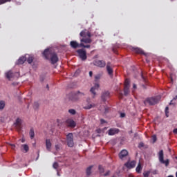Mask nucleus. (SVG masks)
Masks as SVG:
<instances>
[{
    "mask_svg": "<svg viewBox=\"0 0 177 177\" xmlns=\"http://www.w3.org/2000/svg\"><path fill=\"white\" fill-rule=\"evenodd\" d=\"M77 53H78L80 59H82V60H86V51L84 49H79L77 50Z\"/></svg>",
    "mask_w": 177,
    "mask_h": 177,
    "instance_id": "nucleus-10",
    "label": "nucleus"
},
{
    "mask_svg": "<svg viewBox=\"0 0 177 177\" xmlns=\"http://www.w3.org/2000/svg\"><path fill=\"white\" fill-rule=\"evenodd\" d=\"M53 167L54 169H57V168H59V163H57V162H55Z\"/></svg>",
    "mask_w": 177,
    "mask_h": 177,
    "instance_id": "nucleus-33",
    "label": "nucleus"
},
{
    "mask_svg": "<svg viewBox=\"0 0 177 177\" xmlns=\"http://www.w3.org/2000/svg\"><path fill=\"white\" fill-rule=\"evenodd\" d=\"M14 126L17 131H21V128H23V120L20 118H17L14 123Z\"/></svg>",
    "mask_w": 177,
    "mask_h": 177,
    "instance_id": "nucleus-7",
    "label": "nucleus"
},
{
    "mask_svg": "<svg viewBox=\"0 0 177 177\" xmlns=\"http://www.w3.org/2000/svg\"><path fill=\"white\" fill-rule=\"evenodd\" d=\"M0 120L1 122H4L6 121L5 118L1 117Z\"/></svg>",
    "mask_w": 177,
    "mask_h": 177,
    "instance_id": "nucleus-46",
    "label": "nucleus"
},
{
    "mask_svg": "<svg viewBox=\"0 0 177 177\" xmlns=\"http://www.w3.org/2000/svg\"><path fill=\"white\" fill-rule=\"evenodd\" d=\"M176 99H177V95H176V96L173 98V100H171L169 104H170V105H171V104H174L173 102H174V100H176Z\"/></svg>",
    "mask_w": 177,
    "mask_h": 177,
    "instance_id": "nucleus-38",
    "label": "nucleus"
},
{
    "mask_svg": "<svg viewBox=\"0 0 177 177\" xmlns=\"http://www.w3.org/2000/svg\"><path fill=\"white\" fill-rule=\"evenodd\" d=\"M46 150H48V151H50V150L52 149V142H50V139L46 140Z\"/></svg>",
    "mask_w": 177,
    "mask_h": 177,
    "instance_id": "nucleus-19",
    "label": "nucleus"
},
{
    "mask_svg": "<svg viewBox=\"0 0 177 177\" xmlns=\"http://www.w3.org/2000/svg\"><path fill=\"white\" fill-rule=\"evenodd\" d=\"M173 133L177 134V128L173 130Z\"/></svg>",
    "mask_w": 177,
    "mask_h": 177,
    "instance_id": "nucleus-48",
    "label": "nucleus"
},
{
    "mask_svg": "<svg viewBox=\"0 0 177 177\" xmlns=\"http://www.w3.org/2000/svg\"><path fill=\"white\" fill-rule=\"evenodd\" d=\"M12 0H0V5H3V3H6V2H10Z\"/></svg>",
    "mask_w": 177,
    "mask_h": 177,
    "instance_id": "nucleus-34",
    "label": "nucleus"
},
{
    "mask_svg": "<svg viewBox=\"0 0 177 177\" xmlns=\"http://www.w3.org/2000/svg\"><path fill=\"white\" fill-rule=\"evenodd\" d=\"M58 176H60V174H59V172L57 173Z\"/></svg>",
    "mask_w": 177,
    "mask_h": 177,
    "instance_id": "nucleus-53",
    "label": "nucleus"
},
{
    "mask_svg": "<svg viewBox=\"0 0 177 177\" xmlns=\"http://www.w3.org/2000/svg\"><path fill=\"white\" fill-rule=\"evenodd\" d=\"M125 167L127 168H129V169H131L132 168H135V165H136V162L131 161V162H127L124 164Z\"/></svg>",
    "mask_w": 177,
    "mask_h": 177,
    "instance_id": "nucleus-16",
    "label": "nucleus"
},
{
    "mask_svg": "<svg viewBox=\"0 0 177 177\" xmlns=\"http://www.w3.org/2000/svg\"><path fill=\"white\" fill-rule=\"evenodd\" d=\"M161 100V96L158 95L156 97H148L144 101V104H149V106H154Z\"/></svg>",
    "mask_w": 177,
    "mask_h": 177,
    "instance_id": "nucleus-3",
    "label": "nucleus"
},
{
    "mask_svg": "<svg viewBox=\"0 0 177 177\" xmlns=\"http://www.w3.org/2000/svg\"><path fill=\"white\" fill-rule=\"evenodd\" d=\"M158 156L160 164H165V167H168L169 165V159L164 160V151L162 149L158 152Z\"/></svg>",
    "mask_w": 177,
    "mask_h": 177,
    "instance_id": "nucleus-5",
    "label": "nucleus"
},
{
    "mask_svg": "<svg viewBox=\"0 0 177 177\" xmlns=\"http://www.w3.org/2000/svg\"><path fill=\"white\" fill-rule=\"evenodd\" d=\"M133 89H136V84H134L133 85Z\"/></svg>",
    "mask_w": 177,
    "mask_h": 177,
    "instance_id": "nucleus-51",
    "label": "nucleus"
},
{
    "mask_svg": "<svg viewBox=\"0 0 177 177\" xmlns=\"http://www.w3.org/2000/svg\"><path fill=\"white\" fill-rule=\"evenodd\" d=\"M26 60H27V57H21L18 59L17 64H24V62H26Z\"/></svg>",
    "mask_w": 177,
    "mask_h": 177,
    "instance_id": "nucleus-22",
    "label": "nucleus"
},
{
    "mask_svg": "<svg viewBox=\"0 0 177 177\" xmlns=\"http://www.w3.org/2000/svg\"><path fill=\"white\" fill-rule=\"evenodd\" d=\"M133 52H135L136 53H138V55H145V52L142 48H132Z\"/></svg>",
    "mask_w": 177,
    "mask_h": 177,
    "instance_id": "nucleus-20",
    "label": "nucleus"
},
{
    "mask_svg": "<svg viewBox=\"0 0 177 177\" xmlns=\"http://www.w3.org/2000/svg\"><path fill=\"white\" fill-rule=\"evenodd\" d=\"M109 97H110V92L104 91V93H102V99L104 102H106V100H107Z\"/></svg>",
    "mask_w": 177,
    "mask_h": 177,
    "instance_id": "nucleus-18",
    "label": "nucleus"
},
{
    "mask_svg": "<svg viewBox=\"0 0 177 177\" xmlns=\"http://www.w3.org/2000/svg\"><path fill=\"white\" fill-rule=\"evenodd\" d=\"M176 177H177V171H176Z\"/></svg>",
    "mask_w": 177,
    "mask_h": 177,
    "instance_id": "nucleus-56",
    "label": "nucleus"
},
{
    "mask_svg": "<svg viewBox=\"0 0 177 177\" xmlns=\"http://www.w3.org/2000/svg\"><path fill=\"white\" fill-rule=\"evenodd\" d=\"M21 147H23L24 150H25V153L28 152V151L30 150V148L28 147V145L27 144L22 145Z\"/></svg>",
    "mask_w": 177,
    "mask_h": 177,
    "instance_id": "nucleus-28",
    "label": "nucleus"
},
{
    "mask_svg": "<svg viewBox=\"0 0 177 177\" xmlns=\"http://www.w3.org/2000/svg\"><path fill=\"white\" fill-rule=\"evenodd\" d=\"M93 64L94 66L100 67V68L106 67V62L103 60L96 59L94 61Z\"/></svg>",
    "mask_w": 177,
    "mask_h": 177,
    "instance_id": "nucleus-8",
    "label": "nucleus"
},
{
    "mask_svg": "<svg viewBox=\"0 0 177 177\" xmlns=\"http://www.w3.org/2000/svg\"><path fill=\"white\" fill-rule=\"evenodd\" d=\"M152 140L153 143H156V142H157V136L156 135L152 136Z\"/></svg>",
    "mask_w": 177,
    "mask_h": 177,
    "instance_id": "nucleus-37",
    "label": "nucleus"
},
{
    "mask_svg": "<svg viewBox=\"0 0 177 177\" xmlns=\"http://www.w3.org/2000/svg\"><path fill=\"white\" fill-rule=\"evenodd\" d=\"M136 173L137 174H140L142 172V165L140 163H138L136 169Z\"/></svg>",
    "mask_w": 177,
    "mask_h": 177,
    "instance_id": "nucleus-24",
    "label": "nucleus"
},
{
    "mask_svg": "<svg viewBox=\"0 0 177 177\" xmlns=\"http://www.w3.org/2000/svg\"><path fill=\"white\" fill-rule=\"evenodd\" d=\"M66 124L70 128H75L77 123L73 119H68L66 121Z\"/></svg>",
    "mask_w": 177,
    "mask_h": 177,
    "instance_id": "nucleus-12",
    "label": "nucleus"
},
{
    "mask_svg": "<svg viewBox=\"0 0 177 177\" xmlns=\"http://www.w3.org/2000/svg\"><path fill=\"white\" fill-rule=\"evenodd\" d=\"M46 87H47L48 88H49V85L47 84Z\"/></svg>",
    "mask_w": 177,
    "mask_h": 177,
    "instance_id": "nucleus-55",
    "label": "nucleus"
},
{
    "mask_svg": "<svg viewBox=\"0 0 177 177\" xmlns=\"http://www.w3.org/2000/svg\"><path fill=\"white\" fill-rule=\"evenodd\" d=\"M29 134H30V139H34V137L35 136V133L34 132V129H32V128L30 129Z\"/></svg>",
    "mask_w": 177,
    "mask_h": 177,
    "instance_id": "nucleus-26",
    "label": "nucleus"
},
{
    "mask_svg": "<svg viewBox=\"0 0 177 177\" xmlns=\"http://www.w3.org/2000/svg\"><path fill=\"white\" fill-rule=\"evenodd\" d=\"M55 150H57V151L60 150V145H55Z\"/></svg>",
    "mask_w": 177,
    "mask_h": 177,
    "instance_id": "nucleus-39",
    "label": "nucleus"
},
{
    "mask_svg": "<svg viewBox=\"0 0 177 177\" xmlns=\"http://www.w3.org/2000/svg\"><path fill=\"white\" fill-rule=\"evenodd\" d=\"M66 142L68 147H74V136L73 135V133L67 134Z\"/></svg>",
    "mask_w": 177,
    "mask_h": 177,
    "instance_id": "nucleus-6",
    "label": "nucleus"
},
{
    "mask_svg": "<svg viewBox=\"0 0 177 177\" xmlns=\"http://www.w3.org/2000/svg\"><path fill=\"white\" fill-rule=\"evenodd\" d=\"M120 95L122 96V93H120Z\"/></svg>",
    "mask_w": 177,
    "mask_h": 177,
    "instance_id": "nucleus-57",
    "label": "nucleus"
},
{
    "mask_svg": "<svg viewBox=\"0 0 177 177\" xmlns=\"http://www.w3.org/2000/svg\"><path fill=\"white\" fill-rule=\"evenodd\" d=\"M68 113L72 115H75V114L77 113V111H75V109H69Z\"/></svg>",
    "mask_w": 177,
    "mask_h": 177,
    "instance_id": "nucleus-31",
    "label": "nucleus"
},
{
    "mask_svg": "<svg viewBox=\"0 0 177 177\" xmlns=\"http://www.w3.org/2000/svg\"><path fill=\"white\" fill-rule=\"evenodd\" d=\"M106 71L110 77H113V74L114 73V70L113 69V65L111 62H107L106 64Z\"/></svg>",
    "mask_w": 177,
    "mask_h": 177,
    "instance_id": "nucleus-11",
    "label": "nucleus"
},
{
    "mask_svg": "<svg viewBox=\"0 0 177 177\" xmlns=\"http://www.w3.org/2000/svg\"><path fill=\"white\" fill-rule=\"evenodd\" d=\"M95 106V104H88V105L84 106L83 109H84V110H91V109H93Z\"/></svg>",
    "mask_w": 177,
    "mask_h": 177,
    "instance_id": "nucleus-23",
    "label": "nucleus"
},
{
    "mask_svg": "<svg viewBox=\"0 0 177 177\" xmlns=\"http://www.w3.org/2000/svg\"><path fill=\"white\" fill-rule=\"evenodd\" d=\"M10 146H11L12 150H15V149H16V145L15 144H11Z\"/></svg>",
    "mask_w": 177,
    "mask_h": 177,
    "instance_id": "nucleus-44",
    "label": "nucleus"
},
{
    "mask_svg": "<svg viewBox=\"0 0 177 177\" xmlns=\"http://www.w3.org/2000/svg\"><path fill=\"white\" fill-rule=\"evenodd\" d=\"M85 96V93H82L80 91H77L76 93H71L69 96L70 100L72 102H77V100H80V99H82Z\"/></svg>",
    "mask_w": 177,
    "mask_h": 177,
    "instance_id": "nucleus-4",
    "label": "nucleus"
},
{
    "mask_svg": "<svg viewBox=\"0 0 177 177\" xmlns=\"http://www.w3.org/2000/svg\"><path fill=\"white\" fill-rule=\"evenodd\" d=\"M118 132H120V129L112 128L108 131V134L109 136H113V135H115V133H118Z\"/></svg>",
    "mask_w": 177,
    "mask_h": 177,
    "instance_id": "nucleus-17",
    "label": "nucleus"
},
{
    "mask_svg": "<svg viewBox=\"0 0 177 177\" xmlns=\"http://www.w3.org/2000/svg\"><path fill=\"white\" fill-rule=\"evenodd\" d=\"M95 80L97 81L98 80H100V75H97L95 76Z\"/></svg>",
    "mask_w": 177,
    "mask_h": 177,
    "instance_id": "nucleus-41",
    "label": "nucleus"
},
{
    "mask_svg": "<svg viewBox=\"0 0 177 177\" xmlns=\"http://www.w3.org/2000/svg\"><path fill=\"white\" fill-rule=\"evenodd\" d=\"M152 174H153V175H157V174H158V171L154 170L152 171Z\"/></svg>",
    "mask_w": 177,
    "mask_h": 177,
    "instance_id": "nucleus-45",
    "label": "nucleus"
},
{
    "mask_svg": "<svg viewBox=\"0 0 177 177\" xmlns=\"http://www.w3.org/2000/svg\"><path fill=\"white\" fill-rule=\"evenodd\" d=\"M110 175V171H106L104 174V176H109Z\"/></svg>",
    "mask_w": 177,
    "mask_h": 177,
    "instance_id": "nucleus-43",
    "label": "nucleus"
},
{
    "mask_svg": "<svg viewBox=\"0 0 177 177\" xmlns=\"http://www.w3.org/2000/svg\"><path fill=\"white\" fill-rule=\"evenodd\" d=\"M127 156H128V151L127 149L122 150L119 153V158L120 160H124Z\"/></svg>",
    "mask_w": 177,
    "mask_h": 177,
    "instance_id": "nucleus-14",
    "label": "nucleus"
},
{
    "mask_svg": "<svg viewBox=\"0 0 177 177\" xmlns=\"http://www.w3.org/2000/svg\"><path fill=\"white\" fill-rule=\"evenodd\" d=\"M99 84H95L93 87H92L90 90V92L93 93V95H96V92L95 91L99 89Z\"/></svg>",
    "mask_w": 177,
    "mask_h": 177,
    "instance_id": "nucleus-21",
    "label": "nucleus"
},
{
    "mask_svg": "<svg viewBox=\"0 0 177 177\" xmlns=\"http://www.w3.org/2000/svg\"><path fill=\"white\" fill-rule=\"evenodd\" d=\"M26 62L29 64H31L32 62H34V57L32 56H29L28 58H26Z\"/></svg>",
    "mask_w": 177,
    "mask_h": 177,
    "instance_id": "nucleus-27",
    "label": "nucleus"
},
{
    "mask_svg": "<svg viewBox=\"0 0 177 177\" xmlns=\"http://www.w3.org/2000/svg\"><path fill=\"white\" fill-rule=\"evenodd\" d=\"M107 111H108V109H107V108H106L105 109V113H107Z\"/></svg>",
    "mask_w": 177,
    "mask_h": 177,
    "instance_id": "nucleus-52",
    "label": "nucleus"
},
{
    "mask_svg": "<svg viewBox=\"0 0 177 177\" xmlns=\"http://www.w3.org/2000/svg\"><path fill=\"white\" fill-rule=\"evenodd\" d=\"M6 77L9 81H11L12 78L15 77V73H13L12 71H8V72L6 73Z\"/></svg>",
    "mask_w": 177,
    "mask_h": 177,
    "instance_id": "nucleus-15",
    "label": "nucleus"
},
{
    "mask_svg": "<svg viewBox=\"0 0 177 177\" xmlns=\"http://www.w3.org/2000/svg\"><path fill=\"white\" fill-rule=\"evenodd\" d=\"M129 80L126 79L124 82V96H128L129 95Z\"/></svg>",
    "mask_w": 177,
    "mask_h": 177,
    "instance_id": "nucleus-9",
    "label": "nucleus"
},
{
    "mask_svg": "<svg viewBox=\"0 0 177 177\" xmlns=\"http://www.w3.org/2000/svg\"><path fill=\"white\" fill-rule=\"evenodd\" d=\"M80 37H82V39H80V42H84V44H91L92 43V39H91V37H92V35L91 34V32L89 30L84 29L80 33Z\"/></svg>",
    "mask_w": 177,
    "mask_h": 177,
    "instance_id": "nucleus-2",
    "label": "nucleus"
},
{
    "mask_svg": "<svg viewBox=\"0 0 177 177\" xmlns=\"http://www.w3.org/2000/svg\"><path fill=\"white\" fill-rule=\"evenodd\" d=\"M84 44V42L80 43L81 48H91V45H85Z\"/></svg>",
    "mask_w": 177,
    "mask_h": 177,
    "instance_id": "nucleus-32",
    "label": "nucleus"
},
{
    "mask_svg": "<svg viewBox=\"0 0 177 177\" xmlns=\"http://www.w3.org/2000/svg\"><path fill=\"white\" fill-rule=\"evenodd\" d=\"M93 166H90L86 169V173L87 176H89L92 174Z\"/></svg>",
    "mask_w": 177,
    "mask_h": 177,
    "instance_id": "nucleus-25",
    "label": "nucleus"
},
{
    "mask_svg": "<svg viewBox=\"0 0 177 177\" xmlns=\"http://www.w3.org/2000/svg\"><path fill=\"white\" fill-rule=\"evenodd\" d=\"M139 146H140V147H143V146H145V144H143V143L142 142V143H140V144L139 145Z\"/></svg>",
    "mask_w": 177,
    "mask_h": 177,
    "instance_id": "nucleus-50",
    "label": "nucleus"
},
{
    "mask_svg": "<svg viewBox=\"0 0 177 177\" xmlns=\"http://www.w3.org/2000/svg\"><path fill=\"white\" fill-rule=\"evenodd\" d=\"M99 171L101 174H103V172H104V169L103 168V167H102L101 165L99 166Z\"/></svg>",
    "mask_w": 177,
    "mask_h": 177,
    "instance_id": "nucleus-35",
    "label": "nucleus"
},
{
    "mask_svg": "<svg viewBox=\"0 0 177 177\" xmlns=\"http://www.w3.org/2000/svg\"><path fill=\"white\" fill-rule=\"evenodd\" d=\"M5 109V102L0 101V110H3Z\"/></svg>",
    "mask_w": 177,
    "mask_h": 177,
    "instance_id": "nucleus-30",
    "label": "nucleus"
},
{
    "mask_svg": "<svg viewBox=\"0 0 177 177\" xmlns=\"http://www.w3.org/2000/svg\"><path fill=\"white\" fill-rule=\"evenodd\" d=\"M71 48H73V49H77V48H81V44H78L77 41H71L70 42Z\"/></svg>",
    "mask_w": 177,
    "mask_h": 177,
    "instance_id": "nucleus-13",
    "label": "nucleus"
},
{
    "mask_svg": "<svg viewBox=\"0 0 177 177\" xmlns=\"http://www.w3.org/2000/svg\"><path fill=\"white\" fill-rule=\"evenodd\" d=\"M100 123L101 124H107V122L104 120V119H100Z\"/></svg>",
    "mask_w": 177,
    "mask_h": 177,
    "instance_id": "nucleus-40",
    "label": "nucleus"
},
{
    "mask_svg": "<svg viewBox=\"0 0 177 177\" xmlns=\"http://www.w3.org/2000/svg\"><path fill=\"white\" fill-rule=\"evenodd\" d=\"M89 75H90V77H92V75H93V73L92 71H90L89 72Z\"/></svg>",
    "mask_w": 177,
    "mask_h": 177,
    "instance_id": "nucleus-49",
    "label": "nucleus"
},
{
    "mask_svg": "<svg viewBox=\"0 0 177 177\" xmlns=\"http://www.w3.org/2000/svg\"><path fill=\"white\" fill-rule=\"evenodd\" d=\"M167 177H174V176L170 175V176H168Z\"/></svg>",
    "mask_w": 177,
    "mask_h": 177,
    "instance_id": "nucleus-54",
    "label": "nucleus"
},
{
    "mask_svg": "<svg viewBox=\"0 0 177 177\" xmlns=\"http://www.w3.org/2000/svg\"><path fill=\"white\" fill-rule=\"evenodd\" d=\"M43 56L46 60H50L51 64H56L59 62L57 54L50 48H46L43 53Z\"/></svg>",
    "mask_w": 177,
    "mask_h": 177,
    "instance_id": "nucleus-1",
    "label": "nucleus"
},
{
    "mask_svg": "<svg viewBox=\"0 0 177 177\" xmlns=\"http://www.w3.org/2000/svg\"><path fill=\"white\" fill-rule=\"evenodd\" d=\"M150 175V171H145L144 173H143V176H144V177H149V176Z\"/></svg>",
    "mask_w": 177,
    "mask_h": 177,
    "instance_id": "nucleus-36",
    "label": "nucleus"
},
{
    "mask_svg": "<svg viewBox=\"0 0 177 177\" xmlns=\"http://www.w3.org/2000/svg\"><path fill=\"white\" fill-rule=\"evenodd\" d=\"M169 109V108H168V106H167L166 108H165V114H166V115H167V117H168V110Z\"/></svg>",
    "mask_w": 177,
    "mask_h": 177,
    "instance_id": "nucleus-42",
    "label": "nucleus"
},
{
    "mask_svg": "<svg viewBox=\"0 0 177 177\" xmlns=\"http://www.w3.org/2000/svg\"><path fill=\"white\" fill-rule=\"evenodd\" d=\"M120 117H121V118H124V117H125V113H120Z\"/></svg>",
    "mask_w": 177,
    "mask_h": 177,
    "instance_id": "nucleus-47",
    "label": "nucleus"
},
{
    "mask_svg": "<svg viewBox=\"0 0 177 177\" xmlns=\"http://www.w3.org/2000/svg\"><path fill=\"white\" fill-rule=\"evenodd\" d=\"M33 109L35 110H38V109H39V103H38V102H35L33 104Z\"/></svg>",
    "mask_w": 177,
    "mask_h": 177,
    "instance_id": "nucleus-29",
    "label": "nucleus"
}]
</instances>
